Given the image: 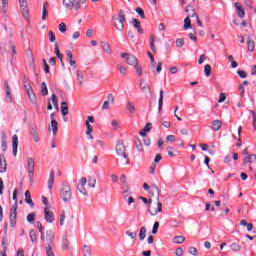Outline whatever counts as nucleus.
Returning <instances> with one entry per match:
<instances>
[{
    "label": "nucleus",
    "mask_w": 256,
    "mask_h": 256,
    "mask_svg": "<svg viewBox=\"0 0 256 256\" xmlns=\"http://www.w3.org/2000/svg\"><path fill=\"white\" fill-rule=\"evenodd\" d=\"M51 101L56 109H59V104L57 103V95L52 94L51 95Z\"/></svg>",
    "instance_id": "obj_56"
},
{
    "label": "nucleus",
    "mask_w": 256,
    "mask_h": 256,
    "mask_svg": "<svg viewBox=\"0 0 256 256\" xmlns=\"http://www.w3.org/2000/svg\"><path fill=\"white\" fill-rule=\"evenodd\" d=\"M121 57H122V59H126V63L128 65H131L132 67L139 65V61L137 60V57L130 55L127 52L122 53Z\"/></svg>",
    "instance_id": "obj_7"
},
{
    "label": "nucleus",
    "mask_w": 256,
    "mask_h": 256,
    "mask_svg": "<svg viewBox=\"0 0 256 256\" xmlns=\"http://www.w3.org/2000/svg\"><path fill=\"white\" fill-rule=\"evenodd\" d=\"M17 147H19V137L13 135L12 137V153L14 157H17Z\"/></svg>",
    "instance_id": "obj_12"
},
{
    "label": "nucleus",
    "mask_w": 256,
    "mask_h": 256,
    "mask_svg": "<svg viewBox=\"0 0 256 256\" xmlns=\"http://www.w3.org/2000/svg\"><path fill=\"white\" fill-rule=\"evenodd\" d=\"M211 125L212 131H220L221 127H223V122L221 120H214Z\"/></svg>",
    "instance_id": "obj_18"
},
{
    "label": "nucleus",
    "mask_w": 256,
    "mask_h": 256,
    "mask_svg": "<svg viewBox=\"0 0 256 256\" xmlns=\"http://www.w3.org/2000/svg\"><path fill=\"white\" fill-rule=\"evenodd\" d=\"M28 95V99L30 100V103H32V105H37V96H35V93L33 92V90H30V92H27Z\"/></svg>",
    "instance_id": "obj_24"
},
{
    "label": "nucleus",
    "mask_w": 256,
    "mask_h": 256,
    "mask_svg": "<svg viewBox=\"0 0 256 256\" xmlns=\"http://www.w3.org/2000/svg\"><path fill=\"white\" fill-rule=\"evenodd\" d=\"M150 49L153 53H157V48L155 47V35L150 36Z\"/></svg>",
    "instance_id": "obj_34"
},
{
    "label": "nucleus",
    "mask_w": 256,
    "mask_h": 256,
    "mask_svg": "<svg viewBox=\"0 0 256 256\" xmlns=\"http://www.w3.org/2000/svg\"><path fill=\"white\" fill-rule=\"evenodd\" d=\"M183 45H185V40L183 38H178L176 39V46L181 48L183 47Z\"/></svg>",
    "instance_id": "obj_60"
},
{
    "label": "nucleus",
    "mask_w": 256,
    "mask_h": 256,
    "mask_svg": "<svg viewBox=\"0 0 256 256\" xmlns=\"http://www.w3.org/2000/svg\"><path fill=\"white\" fill-rule=\"evenodd\" d=\"M153 127V124L148 122L145 127L139 132V135H141V137H147V133H149V131H151Z\"/></svg>",
    "instance_id": "obj_17"
},
{
    "label": "nucleus",
    "mask_w": 256,
    "mask_h": 256,
    "mask_svg": "<svg viewBox=\"0 0 256 256\" xmlns=\"http://www.w3.org/2000/svg\"><path fill=\"white\" fill-rule=\"evenodd\" d=\"M95 149L100 148V149H105V143L101 140H97L94 144Z\"/></svg>",
    "instance_id": "obj_51"
},
{
    "label": "nucleus",
    "mask_w": 256,
    "mask_h": 256,
    "mask_svg": "<svg viewBox=\"0 0 256 256\" xmlns=\"http://www.w3.org/2000/svg\"><path fill=\"white\" fill-rule=\"evenodd\" d=\"M188 253H189L190 255H193V256L199 255L198 250H197L195 247H193V246H191V247L188 248Z\"/></svg>",
    "instance_id": "obj_52"
},
{
    "label": "nucleus",
    "mask_w": 256,
    "mask_h": 256,
    "mask_svg": "<svg viewBox=\"0 0 256 256\" xmlns=\"http://www.w3.org/2000/svg\"><path fill=\"white\" fill-rule=\"evenodd\" d=\"M83 256H91V246L85 244L82 250Z\"/></svg>",
    "instance_id": "obj_37"
},
{
    "label": "nucleus",
    "mask_w": 256,
    "mask_h": 256,
    "mask_svg": "<svg viewBox=\"0 0 256 256\" xmlns=\"http://www.w3.org/2000/svg\"><path fill=\"white\" fill-rule=\"evenodd\" d=\"M66 55H67V61L70 63L71 67H76L77 62L73 60V52L71 50H66Z\"/></svg>",
    "instance_id": "obj_20"
},
{
    "label": "nucleus",
    "mask_w": 256,
    "mask_h": 256,
    "mask_svg": "<svg viewBox=\"0 0 256 256\" xmlns=\"http://www.w3.org/2000/svg\"><path fill=\"white\" fill-rule=\"evenodd\" d=\"M27 166H28V177L30 179V183H33V177H34V173H35V159L28 158Z\"/></svg>",
    "instance_id": "obj_8"
},
{
    "label": "nucleus",
    "mask_w": 256,
    "mask_h": 256,
    "mask_svg": "<svg viewBox=\"0 0 256 256\" xmlns=\"http://www.w3.org/2000/svg\"><path fill=\"white\" fill-rule=\"evenodd\" d=\"M150 191H154V195H156V201H159V195L161 193V190H159V187H157L155 184H152Z\"/></svg>",
    "instance_id": "obj_33"
},
{
    "label": "nucleus",
    "mask_w": 256,
    "mask_h": 256,
    "mask_svg": "<svg viewBox=\"0 0 256 256\" xmlns=\"http://www.w3.org/2000/svg\"><path fill=\"white\" fill-rule=\"evenodd\" d=\"M57 120L51 121V128L53 135H57V131H59Z\"/></svg>",
    "instance_id": "obj_36"
},
{
    "label": "nucleus",
    "mask_w": 256,
    "mask_h": 256,
    "mask_svg": "<svg viewBox=\"0 0 256 256\" xmlns=\"http://www.w3.org/2000/svg\"><path fill=\"white\" fill-rule=\"evenodd\" d=\"M58 29L60 33H66L67 32V25L65 23H60L58 26Z\"/></svg>",
    "instance_id": "obj_55"
},
{
    "label": "nucleus",
    "mask_w": 256,
    "mask_h": 256,
    "mask_svg": "<svg viewBox=\"0 0 256 256\" xmlns=\"http://www.w3.org/2000/svg\"><path fill=\"white\" fill-rule=\"evenodd\" d=\"M48 7L49 3L45 2L42 8V21H47V15H49V11L47 10Z\"/></svg>",
    "instance_id": "obj_23"
},
{
    "label": "nucleus",
    "mask_w": 256,
    "mask_h": 256,
    "mask_svg": "<svg viewBox=\"0 0 256 256\" xmlns=\"http://www.w3.org/2000/svg\"><path fill=\"white\" fill-rule=\"evenodd\" d=\"M204 73L206 77H211V66L209 64L204 66Z\"/></svg>",
    "instance_id": "obj_50"
},
{
    "label": "nucleus",
    "mask_w": 256,
    "mask_h": 256,
    "mask_svg": "<svg viewBox=\"0 0 256 256\" xmlns=\"http://www.w3.org/2000/svg\"><path fill=\"white\" fill-rule=\"evenodd\" d=\"M102 50L104 51V53H107L108 55H111V53H113L111 45H109L107 42L102 43Z\"/></svg>",
    "instance_id": "obj_29"
},
{
    "label": "nucleus",
    "mask_w": 256,
    "mask_h": 256,
    "mask_svg": "<svg viewBox=\"0 0 256 256\" xmlns=\"http://www.w3.org/2000/svg\"><path fill=\"white\" fill-rule=\"evenodd\" d=\"M61 113L65 117L66 115H69V106H67V102L61 103Z\"/></svg>",
    "instance_id": "obj_27"
},
{
    "label": "nucleus",
    "mask_w": 256,
    "mask_h": 256,
    "mask_svg": "<svg viewBox=\"0 0 256 256\" xmlns=\"http://www.w3.org/2000/svg\"><path fill=\"white\" fill-rule=\"evenodd\" d=\"M163 109V90H160V96L158 100V111L161 112Z\"/></svg>",
    "instance_id": "obj_41"
},
{
    "label": "nucleus",
    "mask_w": 256,
    "mask_h": 256,
    "mask_svg": "<svg viewBox=\"0 0 256 256\" xmlns=\"http://www.w3.org/2000/svg\"><path fill=\"white\" fill-rule=\"evenodd\" d=\"M35 217H36V214L34 212L30 213L27 215V221L28 223H35Z\"/></svg>",
    "instance_id": "obj_47"
},
{
    "label": "nucleus",
    "mask_w": 256,
    "mask_h": 256,
    "mask_svg": "<svg viewBox=\"0 0 256 256\" xmlns=\"http://www.w3.org/2000/svg\"><path fill=\"white\" fill-rule=\"evenodd\" d=\"M147 55H148V57L150 59V62H151L152 72L155 73V69L157 67V62L155 61V57L149 51L147 52Z\"/></svg>",
    "instance_id": "obj_22"
},
{
    "label": "nucleus",
    "mask_w": 256,
    "mask_h": 256,
    "mask_svg": "<svg viewBox=\"0 0 256 256\" xmlns=\"http://www.w3.org/2000/svg\"><path fill=\"white\" fill-rule=\"evenodd\" d=\"M18 1L20 3V10L24 19H26V21H29V6L27 4V0H18Z\"/></svg>",
    "instance_id": "obj_10"
},
{
    "label": "nucleus",
    "mask_w": 256,
    "mask_h": 256,
    "mask_svg": "<svg viewBox=\"0 0 256 256\" xmlns=\"http://www.w3.org/2000/svg\"><path fill=\"white\" fill-rule=\"evenodd\" d=\"M240 225H242V227H247V231H253V224L248 223L245 219L240 221Z\"/></svg>",
    "instance_id": "obj_32"
},
{
    "label": "nucleus",
    "mask_w": 256,
    "mask_h": 256,
    "mask_svg": "<svg viewBox=\"0 0 256 256\" xmlns=\"http://www.w3.org/2000/svg\"><path fill=\"white\" fill-rule=\"evenodd\" d=\"M230 249L232 250V251H234L235 253H239V251H241V245H239L238 243H232L231 245H230Z\"/></svg>",
    "instance_id": "obj_42"
},
{
    "label": "nucleus",
    "mask_w": 256,
    "mask_h": 256,
    "mask_svg": "<svg viewBox=\"0 0 256 256\" xmlns=\"http://www.w3.org/2000/svg\"><path fill=\"white\" fill-rule=\"evenodd\" d=\"M140 89H141L142 93H147V91H151V86L145 80L141 79L140 80Z\"/></svg>",
    "instance_id": "obj_19"
},
{
    "label": "nucleus",
    "mask_w": 256,
    "mask_h": 256,
    "mask_svg": "<svg viewBox=\"0 0 256 256\" xmlns=\"http://www.w3.org/2000/svg\"><path fill=\"white\" fill-rule=\"evenodd\" d=\"M8 7H9V0H2V11H3V13H7Z\"/></svg>",
    "instance_id": "obj_53"
},
{
    "label": "nucleus",
    "mask_w": 256,
    "mask_h": 256,
    "mask_svg": "<svg viewBox=\"0 0 256 256\" xmlns=\"http://www.w3.org/2000/svg\"><path fill=\"white\" fill-rule=\"evenodd\" d=\"M44 218L47 223H53L55 221V214L51 211V206H45Z\"/></svg>",
    "instance_id": "obj_11"
},
{
    "label": "nucleus",
    "mask_w": 256,
    "mask_h": 256,
    "mask_svg": "<svg viewBox=\"0 0 256 256\" xmlns=\"http://www.w3.org/2000/svg\"><path fill=\"white\" fill-rule=\"evenodd\" d=\"M191 18H189V17H186L185 19H184V29H191Z\"/></svg>",
    "instance_id": "obj_48"
},
{
    "label": "nucleus",
    "mask_w": 256,
    "mask_h": 256,
    "mask_svg": "<svg viewBox=\"0 0 256 256\" xmlns=\"http://www.w3.org/2000/svg\"><path fill=\"white\" fill-rule=\"evenodd\" d=\"M158 231H159V222H155L152 228V235H157Z\"/></svg>",
    "instance_id": "obj_59"
},
{
    "label": "nucleus",
    "mask_w": 256,
    "mask_h": 256,
    "mask_svg": "<svg viewBox=\"0 0 256 256\" xmlns=\"http://www.w3.org/2000/svg\"><path fill=\"white\" fill-rule=\"evenodd\" d=\"M7 171V160H5V155H0V173H5Z\"/></svg>",
    "instance_id": "obj_15"
},
{
    "label": "nucleus",
    "mask_w": 256,
    "mask_h": 256,
    "mask_svg": "<svg viewBox=\"0 0 256 256\" xmlns=\"http://www.w3.org/2000/svg\"><path fill=\"white\" fill-rule=\"evenodd\" d=\"M126 109L131 114L135 113V104L133 102H127Z\"/></svg>",
    "instance_id": "obj_40"
},
{
    "label": "nucleus",
    "mask_w": 256,
    "mask_h": 256,
    "mask_svg": "<svg viewBox=\"0 0 256 256\" xmlns=\"http://www.w3.org/2000/svg\"><path fill=\"white\" fill-rule=\"evenodd\" d=\"M173 243H177L178 245H181V243H185V237L184 236H175Z\"/></svg>",
    "instance_id": "obj_45"
},
{
    "label": "nucleus",
    "mask_w": 256,
    "mask_h": 256,
    "mask_svg": "<svg viewBox=\"0 0 256 256\" xmlns=\"http://www.w3.org/2000/svg\"><path fill=\"white\" fill-rule=\"evenodd\" d=\"M112 21L113 25L115 27V29H117V31H123V29H125V21H127V19L123 16H112Z\"/></svg>",
    "instance_id": "obj_4"
},
{
    "label": "nucleus",
    "mask_w": 256,
    "mask_h": 256,
    "mask_svg": "<svg viewBox=\"0 0 256 256\" xmlns=\"http://www.w3.org/2000/svg\"><path fill=\"white\" fill-rule=\"evenodd\" d=\"M77 189L79 191V193H81L84 196H87V189H85V186H77Z\"/></svg>",
    "instance_id": "obj_62"
},
{
    "label": "nucleus",
    "mask_w": 256,
    "mask_h": 256,
    "mask_svg": "<svg viewBox=\"0 0 256 256\" xmlns=\"http://www.w3.org/2000/svg\"><path fill=\"white\" fill-rule=\"evenodd\" d=\"M69 239H67V236H64L62 239V249L63 251H67V249H69Z\"/></svg>",
    "instance_id": "obj_35"
},
{
    "label": "nucleus",
    "mask_w": 256,
    "mask_h": 256,
    "mask_svg": "<svg viewBox=\"0 0 256 256\" xmlns=\"http://www.w3.org/2000/svg\"><path fill=\"white\" fill-rule=\"evenodd\" d=\"M4 87H5L6 97L9 103H12L13 96H11V87L9 86V81L7 80L4 81Z\"/></svg>",
    "instance_id": "obj_13"
},
{
    "label": "nucleus",
    "mask_w": 256,
    "mask_h": 256,
    "mask_svg": "<svg viewBox=\"0 0 256 256\" xmlns=\"http://www.w3.org/2000/svg\"><path fill=\"white\" fill-rule=\"evenodd\" d=\"M23 85H24V89H25L26 93L33 91V87L31 86V83L26 82Z\"/></svg>",
    "instance_id": "obj_57"
},
{
    "label": "nucleus",
    "mask_w": 256,
    "mask_h": 256,
    "mask_svg": "<svg viewBox=\"0 0 256 256\" xmlns=\"http://www.w3.org/2000/svg\"><path fill=\"white\" fill-rule=\"evenodd\" d=\"M29 237L32 243H37V233L35 232V230H30Z\"/></svg>",
    "instance_id": "obj_43"
},
{
    "label": "nucleus",
    "mask_w": 256,
    "mask_h": 256,
    "mask_svg": "<svg viewBox=\"0 0 256 256\" xmlns=\"http://www.w3.org/2000/svg\"><path fill=\"white\" fill-rule=\"evenodd\" d=\"M116 155L120 157L121 165H129V156L127 155V147L123 140H119L115 146Z\"/></svg>",
    "instance_id": "obj_1"
},
{
    "label": "nucleus",
    "mask_w": 256,
    "mask_h": 256,
    "mask_svg": "<svg viewBox=\"0 0 256 256\" xmlns=\"http://www.w3.org/2000/svg\"><path fill=\"white\" fill-rule=\"evenodd\" d=\"M127 237H130V239H137V232H131L129 230L126 231Z\"/></svg>",
    "instance_id": "obj_58"
},
{
    "label": "nucleus",
    "mask_w": 256,
    "mask_h": 256,
    "mask_svg": "<svg viewBox=\"0 0 256 256\" xmlns=\"http://www.w3.org/2000/svg\"><path fill=\"white\" fill-rule=\"evenodd\" d=\"M46 241H47V247H46V255L47 256H55V253H53V241H55V234L53 233V230H47L46 231Z\"/></svg>",
    "instance_id": "obj_3"
},
{
    "label": "nucleus",
    "mask_w": 256,
    "mask_h": 256,
    "mask_svg": "<svg viewBox=\"0 0 256 256\" xmlns=\"http://www.w3.org/2000/svg\"><path fill=\"white\" fill-rule=\"evenodd\" d=\"M185 11L188 13L187 17H189V19H191V17H195L196 19L197 17H199V15H197V12H195V8H193V6L191 5L186 6Z\"/></svg>",
    "instance_id": "obj_14"
},
{
    "label": "nucleus",
    "mask_w": 256,
    "mask_h": 256,
    "mask_svg": "<svg viewBox=\"0 0 256 256\" xmlns=\"http://www.w3.org/2000/svg\"><path fill=\"white\" fill-rule=\"evenodd\" d=\"M137 151L141 153L143 151V143H141V139H138L135 143Z\"/></svg>",
    "instance_id": "obj_54"
},
{
    "label": "nucleus",
    "mask_w": 256,
    "mask_h": 256,
    "mask_svg": "<svg viewBox=\"0 0 256 256\" xmlns=\"http://www.w3.org/2000/svg\"><path fill=\"white\" fill-rule=\"evenodd\" d=\"M136 69V73L137 75H139V77H141V75H143V68L141 66H139V64H136V66H134Z\"/></svg>",
    "instance_id": "obj_63"
},
{
    "label": "nucleus",
    "mask_w": 256,
    "mask_h": 256,
    "mask_svg": "<svg viewBox=\"0 0 256 256\" xmlns=\"http://www.w3.org/2000/svg\"><path fill=\"white\" fill-rule=\"evenodd\" d=\"M10 54H11V57L13 59V57H15V55H17V48L15 46V44H13V42L10 41Z\"/></svg>",
    "instance_id": "obj_44"
},
{
    "label": "nucleus",
    "mask_w": 256,
    "mask_h": 256,
    "mask_svg": "<svg viewBox=\"0 0 256 256\" xmlns=\"http://www.w3.org/2000/svg\"><path fill=\"white\" fill-rule=\"evenodd\" d=\"M55 183V171H51L48 179V189L51 191L53 189V184Z\"/></svg>",
    "instance_id": "obj_21"
},
{
    "label": "nucleus",
    "mask_w": 256,
    "mask_h": 256,
    "mask_svg": "<svg viewBox=\"0 0 256 256\" xmlns=\"http://www.w3.org/2000/svg\"><path fill=\"white\" fill-rule=\"evenodd\" d=\"M76 75H77V79H78V81L80 83V86H82L83 85V79L85 78L83 76V72L80 71V70H77Z\"/></svg>",
    "instance_id": "obj_46"
},
{
    "label": "nucleus",
    "mask_w": 256,
    "mask_h": 256,
    "mask_svg": "<svg viewBox=\"0 0 256 256\" xmlns=\"http://www.w3.org/2000/svg\"><path fill=\"white\" fill-rule=\"evenodd\" d=\"M248 51L253 52L255 51V41H253L250 37H248Z\"/></svg>",
    "instance_id": "obj_39"
},
{
    "label": "nucleus",
    "mask_w": 256,
    "mask_h": 256,
    "mask_svg": "<svg viewBox=\"0 0 256 256\" xmlns=\"http://www.w3.org/2000/svg\"><path fill=\"white\" fill-rule=\"evenodd\" d=\"M60 197L64 203H69L71 199H73V191L71 190V186L69 183L64 182L60 189Z\"/></svg>",
    "instance_id": "obj_2"
},
{
    "label": "nucleus",
    "mask_w": 256,
    "mask_h": 256,
    "mask_svg": "<svg viewBox=\"0 0 256 256\" xmlns=\"http://www.w3.org/2000/svg\"><path fill=\"white\" fill-rule=\"evenodd\" d=\"M30 135H32L35 143H39L40 138H39V132H37V129L32 128L31 131H30Z\"/></svg>",
    "instance_id": "obj_31"
},
{
    "label": "nucleus",
    "mask_w": 256,
    "mask_h": 256,
    "mask_svg": "<svg viewBox=\"0 0 256 256\" xmlns=\"http://www.w3.org/2000/svg\"><path fill=\"white\" fill-rule=\"evenodd\" d=\"M148 212L150 213V215H152V217H155V215H157V213H163V203H161V201L157 200V207L151 206V204H149Z\"/></svg>",
    "instance_id": "obj_9"
},
{
    "label": "nucleus",
    "mask_w": 256,
    "mask_h": 256,
    "mask_svg": "<svg viewBox=\"0 0 256 256\" xmlns=\"http://www.w3.org/2000/svg\"><path fill=\"white\" fill-rule=\"evenodd\" d=\"M25 201L30 207H35V203H33V200L31 199V192H29V190L25 192Z\"/></svg>",
    "instance_id": "obj_25"
},
{
    "label": "nucleus",
    "mask_w": 256,
    "mask_h": 256,
    "mask_svg": "<svg viewBox=\"0 0 256 256\" xmlns=\"http://www.w3.org/2000/svg\"><path fill=\"white\" fill-rule=\"evenodd\" d=\"M17 209H19V204L14 203L10 209V226L15 227L17 225Z\"/></svg>",
    "instance_id": "obj_6"
},
{
    "label": "nucleus",
    "mask_w": 256,
    "mask_h": 256,
    "mask_svg": "<svg viewBox=\"0 0 256 256\" xmlns=\"http://www.w3.org/2000/svg\"><path fill=\"white\" fill-rule=\"evenodd\" d=\"M41 95L42 97H47L49 95V89L47 88V83L42 82L41 84Z\"/></svg>",
    "instance_id": "obj_30"
},
{
    "label": "nucleus",
    "mask_w": 256,
    "mask_h": 256,
    "mask_svg": "<svg viewBox=\"0 0 256 256\" xmlns=\"http://www.w3.org/2000/svg\"><path fill=\"white\" fill-rule=\"evenodd\" d=\"M246 163H256V155L251 154L250 156L246 157L244 159V164H246Z\"/></svg>",
    "instance_id": "obj_38"
},
{
    "label": "nucleus",
    "mask_w": 256,
    "mask_h": 256,
    "mask_svg": "<svg viewBox=\"0 0 256 256\" xmlns=\"http://www.w3.org/2000/svg\"><path fill=\"white\" fill-rule=\"evenodd\" d=\"M63 5L67 11H71L74 7L76 11L81 9V0H63Z\"/></svg>",
    "instance_id": "obj_5"
},
{
    "label": "nucleus",
    "mask_w": 256,
    "mask_h": 256,
    "mask_svg": "<svg viewBox=\"0 0 256 256\" xmlns=\"http://www.w3.org/2000/svg\"><path fill=\"white\" fill-rule=\"evenodd\" d=\"M88 185L92 188L95 189L96 185H97V179L95 178H89L88 179Z\"/></svg>",
    "instance_id": "obj_49"
},
{
    "label": "nucleus",
    "mask_w": 256,
    "mask_h": 256,
    "mask_svg": "<svg viewBox=\"0 0 256 256\" xmlns=\"http://www.w3.org/2000/svg\"><path fill=\"white\" fill-rule=\"evenodd\" d=\"M136 13L140 15L141 19H145V11L143 10V8H136Z\"/></svg>",
    "instance_id": "obj_61"
},
{
    "label": "nucleus",
    "mask_w": 256,
    "mask_h": 256,
    "mask_svg": "<svg viewBox=\"0 0 256 256\" xmlns=\"http://www.w3.org/2000/svg\"><path fill=\"white\" fill-rule=\"evenodd\" d=\"M175 255L183 256V248H181V247L176 248Z\"/></svg>",
    "instance_id": "obj_64"
},
{
    "label": "nucleus",
    "mask_w": 256,
    "mask_h": 256,
    "mask_svg": "<svg viewBox=\"0 0 256 256\" xmlns=\"http://www.w3.org/2000/svg\"><path fill=\"white\" fill-rule=\"evenodd\" d=\"M138 236L140 241H145V237H147V227H141Z\"/></svg>",
    "instance_id": "obj_26"
},
{
    "label": "nucleus",
    "mask_w": 256,
    "mask_h": 256,
    "mask_svg": "<svg viewBox=\"0 0 256 256\" xmlns=\"http://www.w3.org/2000/svg\"><path fill=\"white\" fill-rule=\"evenodd\" d=\"M234 5L236 7L238 17H240V19H243V17H245V9H243V6H241L239 2H236Z\"/></svg>",
    "instance_id": "obj_16"
},
{
    "label": "nucleus",
    "mask_w": 256,
    "mask_h": 256,
    "mask_svg": "<svg viewBox=\"0 0 256 256\" xmlns=\"http://www.w3.org/2000/svg\"><path fill=\"white\" fill-rule=\"evenodd\" d=\"M39 233H41L40 239L45 242V232H43V224L40 221L36 223Z\"/></svg>",
    "instance_id": "obj_28"
}]
</instances>
